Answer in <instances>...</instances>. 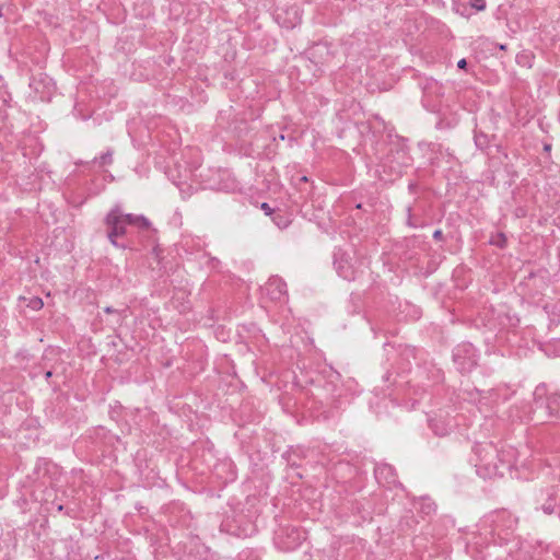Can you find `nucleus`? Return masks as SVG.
I'll use <instances>...</instances> for the list:
<instances>
[{"label": "nucleus", "instance_id": "dca6fc26", "mask_svg": "<svg viewBox=\"0 0 560 560\" xmlns=\"http://www.w3.org/2000/svg\"><path fill=\"white\" fill-rule=\"evenodd\" d=\"M474 141H475L476 147L481 151H485L486 149H488V147L490 144L489 136L482 131H477V130L475 131Z\"/></svg>", "mask_w": 560, "mask_h": 560}, {"label": "nucleus", "instance_id": "f3484780", "mask_svg": "<svg viewBox=\"0 0 560 560\" xmlns=\"http://www.w3.org/2000/svg\"><path fill=\"white\" fill-rule=\"evenodd\" d=\"M113 155H114V150L107 149L106 152L101 154L98 158H95L93 160V162L96 163L101 167L105 166V165H110L113 163Z\"/></svg>", "mask_w": 560, "mask_h": 560}, {"label": "nucleus", "instance_id": "6ab92c4d", "mask_svg": "<svg viewBox=\"0 0 560 560\" xmlns=\"http://www.w3.org/2000/svg\"><path fill=\"white\" fill-rule=\"evenodd\" d=\"M272 221L279 229H285L291 223L289 215L280 212L273 214Z\"/></svg>", "mask_w": 560, "mask_h": 560}, {"label": "nucleus", "instance_id": "6e6552de", "mask_svg": "<svg viewBox=\"0 0 560 560\" xmlns=\"http://www.w3.org/2000/svg\"><path fill=\"white\" fill-rule=\"evenodd\" d=\"M376 482L383 490H394L401 486L397 479L396 470L388 464H378L374 469Z\"/></svg>", "mask_w": 560, "mask_h": 560}, {"label": "nucleus", "instance_id": "2f4dec72", "mask_svg": "<svg viewBox=\"0 0 560 560\" xmlns=\"http://www.w3.org/2000/svg\"><path fill=\"white\" fill-rule=\"evenodd\" d=\"M56 509H57L58 512H61L63 510V505L62 504H57Z\"/></svg>", "mask_w": 560, "mask_h": 560}, {"label": "nucleus", "instance_id": "4c0bfd02", "mask_svg": "<svg viewBox=\"0 0 560 560\" xmlns=\"http://www.w3.org/2000/svg\"><path fill=\"white\" fill-rule=\"evenodd\" d=\"M545 150H550V145H549V144H546V145H545Z\"/></svg>", "mask_w": 560, "mask_h": 560}, {"label": "nucleus", "instance_id": "4468645a", "mask_svg": "<svg viewBox=\"0 0 560 560\" xmlns=\"http://www.w3.org/2000/svg\"><path fill=\"white\" fill-rule=\"evenodd\" d=\"M541 510L545 514L550 515L553 513H560L559 498L557 493H549L545 503L541 505Z\"/></svg>", "mask_w": 560, "mask_h": 560}, {"label": "nucleus", "instance_id": "aec40b11", "mask_svg": "<svg viewBox=\"0 0 560 560\" xmlns=\"http://www.w3.org/2000/svg\"><path fill=\"white\" fill-rule=\"evenodd\" d=\"M429 424H430V428L432 429V431L439 435V436H444L448 433V430L447 428L443 424V423H440L438 420L435 419H431L429 421Z\"/></svg>", "mask_w": 560, "mask_h": 560}, {"label": "nucleus", "instance_id": "ea45409f", "mask_svg": "<svg viewBox=\"0 0 560 560\" xmlns=\"http://www.w3.org/2000/svg\"><path fill=\"white\" fill-rule=\"evenodd\" d=\"M2 16V11L0 10V18Z\"/></svg>", "mask_w": 560, "mask_h": 560}, {"label": "nucleus", "instance_id": "c85d7f7f", "mask_svg": "<svg viewBox=\"0 0 560 560\" xmlns=\"http://www.w3.org/2000/svg\"><path fill=\"white\" fill-rule=\"evenodd\" d=\"M457 67L459 69H466L467 68V60L465 58L460 59L458 62H457Z\"/></svg>", "mask_w": 560, "mask_h": 560}, {"label": "nucleus", "instance_id": "9d476101", "mask_svg": "<svg viewBox=\"0 0 560 560\" xmlns=\"http://www.w3.org/2000/svg\"><path fill=\"white\" fill-rule=\"evenodd\" d=\"M436 511V504L434 501L428 495H421L420 498L411 499V509L409 510L410 513H418L421 518H424L427 516H431Z\"/></svg>", "mask_w": 560, "mask_h": 560}, {"label": "nucleus", "instance_id": "f8f14e48", "mask_svg": "<svg viewBox=\"0 0 560 560\" xmlns=\"http://www.w3.org/2000/svg\"><path fill=\"white\" fill-rule=\"evenodd\" d=\"M121 219L127 225L137 226L141 231H150L151 229L150 221L143 215L124 213L121 211Z\"/></svg>", "mask_w": 560, "mask_h": 560}, {"label": "nucleus", "instance_id": "9b49d317", "mask_svg": "<svg viewBox=\"0 0 560 560\" xmlns=\"http://www.w3.org/2000/svg\"><path fill=\"white\" fill-rule=\"evenodd\" d=\"M266 293L272 301H283L287 298V283L280 277H271L266 283Z\"/></svg>", "mask_w": 560, "mask_h": 560}, {"label": "nucleus", "instance_id": "393cba45", "mask_svg": "<svg viewBox=\"0 0 560 560\" xmlns=\"http://www.w3.org/2000/svg\"><path fill=\"white\" fill-rule=\"evenodd\" d=\"M415 524H418V521H417V520H415L413 515H412V516H410V517L406 516V517H404V518L401 520V522H400V526H401L402 528H404L405 526H406L407 528H412Z\"/></svg>", "mask_w": 560, "mask_h": 560}, {"label": "nucleus", "instance_id": "58836bf2", "mask_svg": "<svg viewBox=\"0 0 560 560\" xmlns=\"http://www.w3.org/2000/svg\"><path fill=\"white\" fill-rule=\"evenodd\" d=\"M248 499L256 500V497L255 495L248 497Z\"/></svg>", "mask_w": 560, "mask_h": 560}, {"label": "nucleus", "instance_id": "0eeeda50", "mask_svg": "<svg viewBox=\"0 0 560 560\" xmlns=\"http://www.w3.org/2000/svg\"><path fill=\"white\" fill-rule=\"evenodd\" d=\"M494 532L504 540H509L517 528L518 518L511 512L501 511L497 514L494 521Z\"/></svg>", "mask_w": 560, "mask_h": 560}, {"label": "nucleus", "instance_id": "39448f33", "mask_svg": "<svg viewBox=\"0 0 560 560\" xmlns=\"http://www.w3.org/2000/svg\"><path fill=\"white\" fill-rule=\"evenodd\" d=\"M534 404L537 409H544L548 417L560 419V394L548 393L546 384L541 383L536 386Z\"/></svg>", "mask_w": 560, "mask_h": 560}, {"label": "nucleus", "instance_id": "7c9ffc66", "mask_svg": "<svg viewBox=\"0 0 560 560\" xmlns=\"http://www.w3.org/2000/svg\"><path fill=\"white\" fill-rule=\"evenodd\" d=\"M51 376H52V371L51 370L46 371L45 378L48 381Z\"/></svg>", "mask_w": 560, "mask_h": 560}, {"label": "nucleus", "instance_id": "cd10ccee", "mask_svg": "<svg viewBox=\"0 0 560 560\" xmlns=\"http://www.w3.org/2000/svg\"><path fill=\"white\" fill-rule=\"evenodd\" d=\"M433 238L439 242L443 241L444 240L443 232L441 230H435L433 233Z\"/></svg>", "mask_w": 560, "mask_h": 560}, {"label": "nucleus", "instance_id": "b1692460", "mask_svg": "<svg viewBox=\"0 0 560 560\" xmlns=\"http://www.w3.org/2000/svg\"><path fill=\"white\" fill-rule=\"evenodd\" d=\"M468 3L477 11H483L486 9V0H468Z\"/></svg>", "mask_w": 560, "mask_h": 560}, {"label": "nucleus", "instance_id": "473e14b6", "mask_svg": "<svg viewBox=\"0 0 560 560\" xmlns=\"http://www.w3.org/2000/svg\"><path fill=\"white\" fill-rule=\"evenodd\" d=\"M279 140H285V136L283 133L279 135L278 137ZM275 140H277V138H275Z\"/></svg>", "mask_w": 560, "mask_h": 560}, {"label": "nucleus", "instance_id": "a878e982", "mask_svg": "<svg viewBox=\"0 0 560 560\" xmlns=\"http://www.w3.org/2000/svg\"><path fill=\"white\" fill-rule=\"evenodd\" d=\"M325 50L326 51V55H329V51L327 50L326 47L317 44L315 45L311 50H310V55L315 58L318 54H322V51Z\"/></svg>", "mask_w": 560, "mask_h": 560}, {"label": "nucleus", "instance_id": "f257e3e1", "mask_svg": "<svg viewBox=\"0 0 560 560\" xmlns=\"http://www.w3.org/2000/svg\"><path fill=\"white\" fill-rule=\"evenodd\" d=\"M472 451L476 472L483 479L503 477L515 462V451L512 447L499 450L491 442L477 443Z\"/></svg>", "mask_w": 560, "mask_h": 560}, {"label": "nucleus", "instance_id": "c9c22d12", "mask_svg": "<svg viewBox=\"0 0 560 560\" xmlns=\"http://www.w3.org/2000/svg\"><path fill=\"white\" fill-rule=\"evenodd\" d=\"M415 187H416V185H415V184H410V185H409V190H413V189H415Z\"/></svg>", "mask_w": 560, "mask_h": 560}, {"label": "nucleus", "instance_id": "423d86ee", "mask_svg": "<svg viewBox=\"0 0 560 560\" xmlns=\"http://www.w3.org/2000/svg\"><path fill=\"white\" fill-rule=\"evenodd\" d=\"M453 359L462 373L470 372L477 364V351L471 343L458 345L453 352Z\"/></svg>", "mask_w": 560, "mask_h": 560}, {"label": "nucleus", "instance_id": "5701e85b", "mask_svg": "<svg viewBox=\"0 0 560 560\" xmlns=\"http://www.w3.org/2000/svg\"><path fill=\"white\" fill-rule=\"evenodd\" d=\"M48 78L45 77V78H40V79H37V78H33L31 83H30V86L36 91V92H39L40 91V86L43 85L44 88L46 86L45 84V81L47 80Z\"/></svg>", "mask_w": 560, "mask_h": 560}, {"label": "nucleus", "instance_id": "f03ea898", "mask_svg": "<svg viewBox=\"0 0 560 560\" xmlns=\"http://www.w3.org/2000/svg\"><path fill=\"white\" fill-rule=\"evenodd\" d=\"M412 164V158L405 145L396 144L378 165V172L384 174L386 180H395L401 177L408 167Z\"/></svg>", "mask_w": 560, "mask_h": 560}, {"label": "nucleus", "instance_id": "e433bc0d", "mask_svg": "<svg viewBox=\"0 0 560 560\" xmlns=\"http://www.w3.org/2000/svg\"><path fill=\"white\" fill-rule=\"evenodd\" d=\"M499 48L502 49V50H505L506 49V45H500Z\"/></svg>", "mask_w": 560, "mask_h": 560}, {"label": "nucleus", "instance_id": "2eb2a0df", "mask_svg": "<svg viewBox=\"0 0 560 560\" xmlns=\"http://www.w3.org/2000/svg\"><path fill=\"white\" fill-rule=\"evenodd\" d=\"M288 532V538L291 539V541L287 545L288 549H293L296 546L301 544L303 539H305L304 533L301 532L298 528L291 527L287 528Z\"/></svg>", "mask_w": 560, "mask_h": 560}, {"label": "nucleus", "instance_id": "7ed1b4c3", "mask_svg": "<svg viewBox=\"0 0 560 560\" xmlns=\"http://www.w3.org/2000/svg\"><path fill=\"white\" fill-rule=\"evenodd\" d=\"M254 516L255 513L252 512L247 515L234 512L233 516H228L222 522L221 530L241 538L250 537L256 533Z\"/></svg>", "mask_w": 560, "mask_h": 560}, {"label": "nucleus", "instance_id": "ddd939ff", "mask_svg": "<svg viewBox=\"0 0 560 560\" xmlns=\"http://www.w3.org/2000/svg\"><path fill=\"white\" fill-rule=\"evenodd\" d=\"M306 452L302 447H290L287 452L283 453L282 457L287 462V464L291 467H300L301 460L305 458Z\"/></svg>", "mask_w": 560, "mask_h": 560}, {"label": "nucleus", "instance_id": "20e7f679", "mask_svg": "<svg viewBox=\"0 0 560 560\" xmlns=\"http://www.w3.org/2000/svg\"><path fill=\"white\" fill-rule=\"evenodd\" d=\"M104 224L106 226V234L110 244L117 248H127L126 244L118 241L119 237L127 233L128 226L121 219V209L119 206H115L110 209L104 219Z\"/></svg>", "mask_w": 560, "mask_h": 560}, {"label": "nucleus", "instance_id": "1a4fd4ad", "mask_svg": "<svg viewBox=\"0 0 560 560\" xmlns=\"http://www.w3.org/2000/svg\"><path fill=\"white\" fill-rule=\"evenodd\" d=\"M334 265L337 273L347 281H352L355 279V270L353 266L349 262L346 253L341 249H338L334 253Z\"/></svg>", "mask_w": 560, "mask_h": 560}, {"label": "nucleus", "instance_id": "f704fd0d", "mask_svg": "<svg viewBox=\"0 0 560 560\" xmlns=\"http://www.w3.org/2000/svg\"><path fill=\"white\" fill-rule=\"evenodd\" d=\"M300 180H301V182L306 183V182H308V178H307L306 176H302V177L300 178Z\"/></svg>", "mask_w": 560, "mask_h": 560}, {"label": "nucleus", "instance_id": "72a5a7b5", "mask_svg": "<svg viewBox=\"0 0 560 560\" xmlns=\"http://www.w3.org/2000/svg\"><path fill=\"white\" fill-rule=\"evenodd\" d=\"M104 311H105L106 313H113V312H114V310H113L112 307H105V310H104Z\"/></svg>", "mask_w": 560, "mask_h": 560}, {"label": "nucleus", "instance_id": "bb28decb", "mask_svg": "<svg viewBox=\"0 0 560 560\" xmlns=\"http://www.w3.org/2000/svg\"><path fill=\"white\" fill-rule=\"evenodd\" d=\"M260 208L267 215L275 214L273 209L267 202H262Z\"/></svg>", "mask_w": 560, "mask_h": 560}, {"label": "nucleus", "instance_id": "4be33fe9", "mask_svg": "<svg viewBox=\"0 0 560 560\" xmlns=\"http://www.w3.org/2000/svg\"><path fill=\"white\" fill-rule=\"evenodd\" d=\"M27 306L34 311H39L44 306V302L40 298L34 296L30 299Z\"/></svg>", "mask_w": 560, "mask_h": 560}, {"label": "nucleus", "instance_id": "412c9836", "mask_svg": "<svg viewBox=\"0 0 560 560\" xmlns=\"http://www.w3.org/2000/svg\"><path fill=\"white\" fill-rule=\"evenodd\" d=\"M508 240L504 233H497L492 235L490 238V244L494 245L499 248H504L506 246Z\"/></svg>", "mask_w": 560, "mask_h": 560}, {"label": "nucleus", "instance_id": "a211bd4d", "mask_svg": "<svg viewBox=\"0 0 560 560\" xmlns=\"http://www.w3.org/2000/svg\"><path fill=\"white\" fill-rule=\"evenodd\" d=\"M423 221L413 214L412 207H407V225L417 229L419 226H423Z\"/></svg>", "mask_w": 560, "mask_h": 560}, {"label": "nucleus", "instance_id": "c756f323", "mask_svg": "<svg viewBox=\"0 0 560 560\" xmlns=\"http://www.w3.org/2000/svg\"><path fill=\"white\" fill-rule=\"evenodd\" d=\"M428 86H434L436 90H440L441 88L438 85V82L436 81H432L430 83H428Z\"/></svg>", "mask_w": 560, "mask_h": 560}]
</instances>
